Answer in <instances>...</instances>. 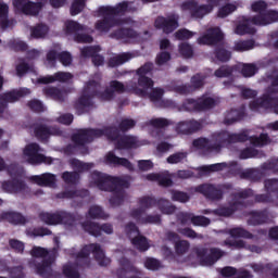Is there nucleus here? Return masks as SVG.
I'll return each instance as SVG.
<instances>
[{"label": "nucleus", "instance_id": "1", "mask_svg": "<svg viewBox=\"0 0 278 278\" xmlns=\"http://www.w3.org/2000/svg\"><path fill=\"white\" fill-rule=\"evenodd\" d=\"M114 97V91L111 88L101 91V81L89 80L86 83L81 96L75 101L74 109L78 116L89 114L96 108L94 101H92L94 98L100 101H112Z\"/></svg>", "mask_w": 278, "mask_h": 278}, {"label": "nucleus", "instance_id": "2", "mask_svg": "<svg viewBox=\"0 0 278 278\" xmlns=\"http://www.w3.org/2000/svg\"><path fill=\"white\" fill-rule=\"evenodd\" d=\"M91 179L99 190L113 192V195L109 200L112 207H118L125 203V189L123 188H129L127 179L110 176L99 170L91 173Z\"/></svg>", "mask_w": 278, "mask_h": 278}, {"label": "nucleus", "instance_id": "3", "mask_svg": "<svg viewBox=\"0 0 278 278\" xmlns=\"http://www.w3.org/2000/svg\"><path fill=\"white\" fill-rule=\"evenodd\" d=\"M31 257H42L40 263H35V269L37 275L42 278H62L60 271L53 270L51 266L58 257V250L53 249L51 251L42 247H33L30 250Z\"/></svg>", "mask_w": 278, "mask_h": 278}, {"label": "nucleus", "instance_id": "4", "mask_svg": "<svg viewBox=\"0 0 278 278\" xmlns=\"http://www.w3.org/2000/svg\"><path fill=\"white\" fill-rule=\"evenodd\" d=\"M90 253H92L96 262H98L99 266H110L111 260L105 257V252L101 249V244L99 243H90L85 245L76 255V260H85V266L87 268L90 267Z\"/></svg>", "mask_w": 278, "mask_h": 278}, {"label": "nucleus", "instance_id": "5", "mask_svg": "<svg viewBox=\"0 0 278 278\" xmlns=\"http://www.w3.org/2000/svg\"><path fill=\"white\" fill-rule=\"evenodd\" d=\"M278 21L277 11H267L265 14L254 17L252 21L245 20L242 24H239L236 29V34L244 36V34H255V28L251 25H270Z\"/></svg>", "mask_w": 278, "mask_h": 278}, {"label": "nucleus", "instance_id": "6", "mask_svg": "<svg viewBox=\"0 0 278 278\" xmlns=\"http://www.w3.org/2000/svg\"><path fill=\"white\" fill-rule=\"evenodd\" d=\"M153 68L152 63L146 64L143 67H141V97H149L151 101H159V99H162V96L164 94V90L162 89H154L153 88V80H151L149 77L142 76V74L149 73Z\"/></svg>", "mask_w": 278, "mask_h": 278}, {"label": "nucleus", "instance_id": "7", "mask_svg": "<svg viewBox=\"0 0 278 278\" xmlns=\"http://www.w3.org/2000/svg\"><path fill=\"white\" fill-rule=\"evenodd\" d=\"M101 20H98L94 24V29L101 34H108L112 27H119V25H125L126 20L114 17L105 11V7H100L98 10Z\"/></svg>", "mask_w": 278, "mask_h": 278}, {"label": "nucleus", "instance_id": "8", "mask_svg": "<svg viewBox=\"0 0 278 278\" xmlns=\"http://www.w3.org/2000/svg\"><path fill=\"white\" fill-rule=\"evenodd\" d=\"M101 131L99 129L92 128H84L77 130V132L72 135V142L76 144V147H83V153H88V147L86 144H90L94 140V138H101Z\"/></svg>", "mask_w": 278, "mask_h": 278}, {"label": "nucleus", "instance_id": "9", "mask_svg": "<svg viewBox=\"0 0 278 278\" xmlns=\"http://www.w3.org/2000/svg\"><path fill=\"white\" fill-rule=\"evenodd\" d=\"M40 151H42V149H40V144L38 143H30L25 147L24 155L27 157L28 164H53V159L41 154Z\"/></svg>", "mask_w": 278, "mask_h": 278}, {"label": "nucleus", "instance_id": "10", "mask_svg": "<svg viewBox=\"0 0 278 278\" xmlns=\"http://www.w3.org/2000/svg\"><path fill=\"white\" fill-rule=\"evenodd\" d=\"M7 170L11 177V180H5L2 182V189L4 192H23V190L27 188V184H25V180L18 178L21 177V173L16 170L14 165H10Z\"/></svg>", "mask_w": 278, "mask_h": 278}, {"label": "nucleus", "instance_id": "11", "mask_svg": "<svg viewBox=\"0 0 278 278\" xmlns=\"http://www.w3.org/2000/svg\"><path fill=\"white\" fill-rule=\"evenodd\" d=\"M207 4L198 5L194 2H186L182 4V11L189 12L194 18H203L205 14H210L218 5V0H206Z\"/></svg>", "mask_w": 278, "mask_h": 278}, {"label": "nucleus", "instance_id": "12", "mask_svg": "<svg viewBox=\"0 0 278 278\" xmlns=\"http://www.w3.org/2000/svg\"><path fill=\"white\" fill-rule=\"evenodd\" d=\"M30 92L29 89H13L0 93V116H3V112L8 110V103H16V101H20L23 97L30 94Z\"/></svg>", "mask_w": 278, "mask_h": 278}, {"label": "nucleus", "instance_id": "13", "mask_svg": "<svg viewBox=\"0 0 278 278\" xmlns=\"http://www.w3.org/2000/svg\"><path fill=\"white\" fill-rule=\"evenodd\" d=\"M13 7L26 16H38L42 8H45V3L42 1L13 0Z\"/></svg>", "mask_w": 278, "mask_h": 278}, {"label": "nucleus", "instance_id": "14", "mask_svg": "<svg viewBox=\"0 0 278 278\" xmlns=\"http://www.w3.org/2000/svg\"><path fill=\"white\" fill-rule=\"evenodd\" d=\"M138 75L137 83L131 81L127 85L118 80H111L110 81V89L113 91V94H125V92H136V94H140V68L136 70Z\"/></svg>", "mask_w": 278, "mask_h": 278}, {"label": "nucleus", "instance_id": "15", "mask_svg": "<svg viewBox=\"0 0 278 278\" xmlns=\"http://www.w3.org/2000/svg\"><path fill=\"white\" fill-rule=\"evenodd\" d=\"M81 227L84 231H87V233H90V236H93L94 238H99L102 231L103 233H108L109 236L114 233V227L112 226V224L99 225L94 222H84L81 224Z\"/></svg>", "mask_w": 278, "mask_h": 278}, {"label": "nucleus", "instance_id": "16", "mask_svg": "<svg viewBox=\"0 0 278 278\" xmlns=\"http://www.w3.org/2000/svg\"><path fill=\"white\" fill-rule=\"evenodd\" d=\"M198 260H200L202 266H212L217 260H220L223 255H225L224 252H222L218 249H199L197 251Z\"/></svg>", "mask_w": 278, "mask_h": 278}, {"label": "nucleus", "instance_id": "17", "mask_svg": "<svg viewBox=\"0 0 278 278\" xmlns=\"http://www.w3.org/2000/svg\"><path fill=\"white\" fill-rule=\"evenodd\" d=\"M229 233L235 241H226L225 244L232 247L233 249H243L244 247V241L239 240L238 238H252L251 233L242 228H232Z\"/></svg>", "mask_w": 278, "mask_h": 278}, {"label": "nucleus", "instance_id": "18", "mask_svg": "<svg viewBox=\"0 0 278 278\" xmlns=\"http://www.w3.org/2000/svg\"><path fill=\"white\" fill-rule=\"evenodd\" d=\"M71 92V89L68 88H58V87H46L43 88V94L46 97H49L50 99H53L54 101H59L60 103H64L66 101V97H68V93Z\"/></svg>", "mask_w": 278, "mask_h": 278}, {"label": "nucleus", "instance_id": "19", "mask_svg": "<svg viewBox=\"0 0 278 278\" xmlns=\"http://www.w3.org/2000/svg\"><path fill=\"white\" fill-rule=\"evenodd\" d=\"M30 179L34 184H37V186H41L42 188H55L58 184V177L55 174L51 173L31 176Z\"/></svg>", "mask_w": 278, "mask_h": 278}, {"label": "nucleus", "instance_id": "20", "mask_svg": "<svg viewBox=\"0 0 278 278\" xmlns=\"http://www.w3.org/2000/svg\"><path fill=\"white\" fill-rule=\"evenodd\" d=\"M155 27L157 29H163L165 34H170V31H175L179 24L177 23V16H169L167 20L164 17H157L155 21Z\"/></svg>", "mask_w": 278, "mask_h": 278}, {"label": "nucleus", "instance_id": "21", "mask_svg": "<svg viewBox=\"0 0 278 278\" xmlns=\"http://www.w3.org/2000/svg\"><path fill=\"white\" fill-rule=\"evenodd\" d=\"M34 134L35 138L40 142H49V138L53 136V130H51V126H47V124H34Z\"/></svg>", "mask_w": 278, "mask_h": 278}, {"label": "nucleus", "instance_id": "22", "mask_svg": "<svg viewBox=\"0 0 278 278\" xmlns=\"http://www.w3.org/2000/svg\"><path fill=\"white\" fill-rule=\"evenodd\" d=\"M73 74L68 72H58L53 76H45L38 79L39 84H53L54 81H61L62 84H66V81H71Z\"/></svg>", "mask_w": 278, "mask_h": 278}, {"label": "nucleus", "instance_id": "23", "mask_svg": "<svg viewBox=\"0 0 278 278\" xmlns=\"http://www.w3.org/2000/svg\"><path fill=\"white\" fill-rule=\"evenodd\" d=\"M111 38L129 42L134 38H138V31L134 30V28H118L111 34Z\"/></svg>", "mask_w": 278, "mask_h": 278}, {"label": "nucleus", "instance_id": "24", "mask_svg": "<svg viewBox=\"0 0 278 278\" xmlns=\"http://www.w3.org/2000/svg\"><path fill=\"white\" fill-rule=\"evenodd\" d=\"M106 164H112L113 166H123L127 170H134V165L129 160L125 157H118L114 152H109L105 156Z\"/></svg>", "mask_w": 278, "mask_h": 278}, {"label": "nucleus", "instance_id": "25", "mask_svg": "<svg viewBox=\"0 0 278 278\" xmlns=\"http://www.w3.org/2000/svg\"><path fill=\"white\" fill-rule=\"evenodd\" d=\"M218 40H223V33L220 28H213L208 30V33L198 39L199 45H214L218 42Z\"/></svg>", "mask_w": 278, "mask_h": 278}, {"label": "nucleus", "instance_id": "26", "mask_svg": "<svg viewBox=\"0 0 278 278\" xmlns=\"http://www.w3.org/2000/svg\"><path fill=\"white\" fill-rule=\"evenodd\" d=\"M125 232L129 240H131V244L137 249H140V230L138 229V226L130 222L125 226Z\"/></svg>", "mask_w": 278, "mask_h": 278}, {"label": "nucleus", "instance_id": "27", "mask_svg": "<svg viewBox=\"0 0 278 278\" xmlns=\"http://www.w3.org/2000/svg\"><path fill=\"white\" fill-rule=\"evenodd\" d=\"M1 220H8L11 225H25L27 218L18 212H4L0 215Z\"/></svg>", "mask_w": 278, "mask_h": 278}, {"label": "nucleus", "instance_id": "28", "mask_svg": "<svg viewBox=\"0 0 278 278\" xmlns=\"http://www.w3.org/2000/svg\"><path fill=\"white\" fill-rule=\"evenodd\" d=\"M130 60H134V53L131 52H123L115 56H112L109 60V66L111 68H116L118 66H123V64H127Z\"/></svg>", "mask_w": 278, "mask_h": 278}, {"label": "nucleus", "instance_id": "29", "mask_svg": "<svg viewBox=\"0 0 278 278\" xmlns=\"http://www.w3.org/2000/svg\"><path fill=\"white\" fill-rule=\"evenodd\" d=\"M104 11L109 12L114 18L117 16H125L129 12V2L123 1L117 3L115 7H104Z\"/></svg>", "mask_w": 278, "mask_h": 278}, {"label": "nucleus", "instance_id": "30", "mask_svg": "<svg viewBox=\"0 0 278 278\" xmlns=\"http://www.w3.org/2000/svg\"><path fill=\"white\" fill-rule=\"evenodd\" d=\"M214 105H216V100H213L212 98H202L199 100V105L194 100L189 101L187 110H210V108H214Z\"/></svg>", "mask_w": 278, "mask_h": 278}, {"label": "nucleus", "instance_id": "31", "mask_svg": "<svg viewBox=\"0 0 278 278\" xmlns=\"http://www.w3.org/2000/svg\"><path fill=\"white\" fill-rule=\"evenodd\" d=\"M197 190L198 192H201L202 194H204V197H207L208 199H220V197L223 195V192L212 185H202L198 187Z\"/></svg>", "mask_w": 278, "mask_h": 278}, {"label": "nucleus", "instance_id": "32", "mask_svg": "<svg viewBox=\"0 0 278 278\" xmlns=\"http://www.w3.org/2000/svg\"><path fill=\"white\" fill-rule=\"evenodd\" d=\"M60 211L54 213L41 212L39 213V220L46 225H60Z\"/></svg>", "mask_w": 278, "mask_h": 278}, {"label": "nucleus", "instance_id": "33", "mask_svg": "<svg viewBox=\"0 0 278 278\" xmlns=\"http://www.w3.org/2000/svg\"><path fill=\"white\" fill-rule=\"evenodd\" d=\"M90 195L88 189L80 190H67L56 194L58 199H75L76 197H81L83 199Z\"/></svg>", "mask_w": 278, "mask_h": 278}, {"label": "nucleus", "instance_id": "34", "mask_svg": "<svg viewBox=\"0 0 278 278\" xmlns=\"http://www.w3.org/2000/svg\"><path fill=\"white\" fill-rule=\"evenodd\" d=\"M72 168L76 170V173H88L91 168H94V163H84L79 159H72L70 162Z\"/></svg>", "mask_w": 278, "mask_h": 278}, {"label": "nucleus", "instance_id": "35", "mask_svg": "<svg viewBox=\"0 0 278 278\" xmlns=\"http://www.w3.org/2000/svg\"><path fill=\"white\" fill-rule=\"evenodd\" d=\"M201 123L199 122H182L178 124L177 131L180 134H192V131L199 130Z\"/></svg>", "mask_w": 278, "mask_h": 278}, {"label": "nucleus", "instance_id": "36", "mask_svg": "<svg viewBox=\"0 0 278 278\" xmlns=\"http://www.w3.org/2000/svg\"><path fill=\"white\" fill-rule=\"evenodd\" d=\"M61 179L66 184V186H77L81 176L78 172H63Z\"/></svg>", "mask_w": 278, "mask_h": 278}, {"label": "nucleus", "instance_id": "37", "mask_svg": "<svg viewBox=\"0 0 278 278\" xmlns=\"http://www.w3.org/2000/svg\"><path fill=\"white\" fill-rule=\"evenodd\" d=\"M49 34V26L47 24L39 23L30 28V36L36 40L45 38Z\"/></svg>", "mask_w": 278, "mask_h": 278}, {"label": "nucleus", "instance_id": "38", "mask_svg": "<svg viewBox=\"0 0 278 278\" xmlns=\"http://www.w3.org/2000/svg\"><path fill=\"white\" fill-rule=\"evenodd\" d=\"M147 179H149V181H157V184L164 188L173 186V180H170L169 175L150 174L147 176Z\"/></svg>", "mask_w": 278, "mask_h": 278}, {"label": "nucleus", "instance_id": "39", "mask_svg": "<svg viewBox=\"0 0 278 278\" xmlns=\"http://www.w3.org/2000/svg\"><path fill=\"white\" fill-rule=\"evenodd\" d=\"M116 149H136V139L131 136H123L116 142Z\"/></svg>", "mask_w": 278, "mask_h": 278}, {"label": "nucleus", "instance_id": "40", "mask_svg": "<svg viewBox=\"0 0 278 278\" xmlns=\"http://www.w3.org/2000/svg\"><path fill=\"white\" fill-rule=\"evenodd\" d=\"M89 217L92 219H102L105 220L106 218L110 217V215H108L104 211L103 207L99 206V205H92L89 207L88 211Z\"/></svg>", "mask_w": 278, "mask_h": 278}, {"label": "nucleus", "instance_id": "41", "mask_svg": "<svg viewBox=\"0 0 278 278\" xmlns=\"http://www.w3.org/2000/svg\"><path fill=\"white\" fill-rule=\"evenodd\" d=\"M99 130L101 131V136H106L109 140H118L121 138V129L116 126H109Z\"/></svg>", "mask_w": 278, "mask_h": 278}, {"label": "nucleus", "instance_id": "42", "mask_svg": "<svg viewBox=\"0 0 278 278\" xmlns=\"http://www.w3.org/2000/svg\"><path fill=\"white\" fill-rule=\"evenodd\" d=\"M62 271L66 278H81V275H79V270L77 269V265L73 263L63 265Z\"/></svg>", "mask_w": 278, "mask_h": 278}, {"label": "nucleus", "instance_id": "43", "mask_svg": "<svg viewBox=\"0 0 278 278\" xmlns=\"http://www.w3.org/2000/svg\"><path fill=\"white\" fill-rule=\"evenodd\" d=\"M65 29L66 34H74V36H77L79 31H84L86 29V26L79 24L76 21L70 20L65 22Z\"/></svg>", "mask_w": 278, "mask_h": 278}, {"label": "nucleus", "instance_id": "44", "mask_svg": "<svg viewBox=\"0 0 278 278\" xmlns=\"http://www.w3.org/2000/svg\"><path fill=\"white\" fill-rule=\"evenodd\" d=\"M185 223H188V220H191L192 225H195L198 227H207L210 224V219L203 216H192V214H186L185 215Z\"/></svg>", "mask_w": 278, "mask_h": 278}, {"label": "nucleus", "instance_id": "45", "mask_svg": "<svg viewBox=\"0 0 278 278\" xmlns=\"http://www.w3.org/2000/svg\"><path fill=\"white\" fill-rule=\"evenodd\" d=\"M101 52V46H87L80 50L81 58H93L96 53Z\"/></svg>", "mask_w": 278, "mask_h": 278}, {"label": "nucleus", "instance_id": "46", "mask_svg": "<svg viewBox=\"0 0 278 278\" xmlns=\"http://www.w3.org/2000/svg\"><path fill=\"white\" fill-rule=\"evenodd\" d=\"M75 220V215L66 211H60V225H68V227H73Z\"/></svg>", "mask_w": 278, "mask_h": 278}, {"label": "nucleus", "instance_id": "47", "mask_svg": "<svg viewBox=\"0 0 278 278\" xmlns=\"http://www.w3.org/2000/svg\"><path fill=\"white\" fill-rule=\"evenodd\" d=\"M84 8H86V0H74L70 9L71 15L77 16V14H81Z\"/></svg>", "mask_w": 278, "mask_h": 278}, {"label": "nucleus", "instance_id": "48", "mask_svg": "<svg viewBox=\"0 0 278 278\" xmlns=\"http://www.w3.org/2000/svg\"><path fill=\"white\" fill-rule=\"evenodd\" d=\"M8 47L15 52H18V51L25 52L29 48L25 41H21L16 39L10 40L8 43Z\"/></svg>", "mask_w": 278, "mask_h": 278}, {"label": "nucleus", "instance_id": "49", "mask_svg": "<svg viewBox=\"0 0 278 278\" xmlns=\"http://www.w3.org/2000/svg\"><path fill=\"white\" fill-rule=\"evenodd\" d=\"M237 68L241 71L243 77H253L257 71L253 64H239Z\"/></svg>", "mask_w": 278, "mask_h": 278}, {"label": "nucleus", "instance_id": "50", "mask_svg": "<svg viewBox=\"0 0 278 278\" xmlns=\"http://www.w3.org/2000/svg\"><path fill=\"white\" fill-rule=\"evenodd\" d=\"M8 273L11 278H25V268L23 265L9 267Z\"/></svg>", "mask_w": 278, "mask_h": 278}, {"label": "nucleus", "instance_id": "51", "mask_svg": "<svg viewBox=\"0 0 278 278\" xmlns=\"http://www.w3.org/2000/svg\"><path fill=\"white\" fill-rule=\"evenodd\" d=\"M34 238H45V236H51L53 232L47 227H36L30 231Z\"/></svg>", "mask_w": 278, "mask_h": 278}, {"label": "nucleus", "instance_id": "52", "mask_svg": "<svg viewBox=\"0 0 278 278\" xmlns=\"http://www.w3.org/2000/svg\"><path fill=\"white\" fill-rule=\"evenodd\" d=\"M27 106L29 108V110H31V112H45V104H42V101L38 99H33L28 101Z\"/></svg>", "mask_w": 278, "mask_h": 278}, {"label": "nucleus", "instance_id": "53", "mask_svg": "<svg viewBox=\"0 0 278 278\" xmlns=\"http://www.w3.org/2000/svg\"><path fill=\"white\" fill-rule=\"evenodd\" d=\"M134 127H136V121L129 118L122 119L118 125V129L123 134H125V131H129V129H134Z\"/></svg>", "mask_w": 278, "mask_h": 278}, {"label": "nucleus", "instance_id": "54", "mask_svg": "<svg viewBox=\"0 0 278 278\" xmlns=\"http://www.w3.org/2000/svg\"><path fill=\"white\" fill-rule=\"evenodd\" d=\"M59 62L63 66H71L73 64V55L68 51H63L59 53Z\"/></svg>", "mask_w": 278, "mask_h": 278}, {"label": "nucleus", "instance_id": "55", "mask_svg": "<svg viewBox=\"0 0 278 278\" xmlns=\"http://www.w3.org/2000/svg\"><path fill=\"white\" fill-rule=\"evenodd\" d=\"M9 247L13 249L15 253H24L25 251V243H23V241H20L17 239H10Z\"/></svg>", "mask_w": 278, "mask_h": 278}, {"label": "nucleus", "instance_id": "56", "mask_svg": "<svg viewBox=\"0 0 278 278\" xmlns=\"http://www.w3.org/2000/svg\"><path fill=\"white\" fill-rule=\"evenodd\" d=\"M250 142H252L254 147H264V144H268L270 140L268 139L267 135H261L260 138L252 137Z\"/></svg>", "mask_w": 278, "mask_h": 278}, {"label": "nucleus", "instance_id": "57", "mask_svg": "<svg viewBox=\"0 0 278 278\" xmlns=\"http://www.w3.org/2000/svg\"><path fill=\"white\" fill-rule=\"evenodd\" d=\"M254 42L252 40L249 41H239L235 45V51H249L253 49Z\"/></svg>", "mask_w": 278, "mask_h": 278}, {"label": "nucleus", "instance_id": "58", "mask_svg": "<svg viewBox=\"0 0 278 278\" xmlns=\"http://www.w3.org/2000/svg\"><path fill=\"white\" fill-rule=\"evenodd\" d=\"M15 71H16L17 77H23L24 75H27L29 71H31V67L29 66L28 63L22 62L16 65Z\"/></svg>", "mask_w": 278, "mask_h": 278}, {"label": "nucleus", "instance_id": "59", "mask_svg": "<svg viewBox=\"0 0 278 278\" xmlns=\"http://www.w3.org/2000/svg\"><path fill=\"white\" fill-rule=\"evenodd\" d=\"M225 163H217L213 165L202 166L201 172L202 173H214L216 170H223L225 168Z\"/></svg>", "mask_w": 278, "mask_h": 278}, {"label": "nucleus", "instance_id": "60", "mask_svg": "<svg viewBox=\"0 0 278 278\" xmlns=\"http://www.w3.org/2000/svg\"><path fill=\"white\" fill-rule=\"evenodd\" d=\"M74 40H75V42H79V43H90L94 39L92 38V36L88 35V34H79L78 33L74 36Z\"/></svg>", "mask_w": 278, "mask_h": 278}, {"label": "nucleus", "instance_id": "61", "mask_svg": "<svg viewBox=\"0 0 278 278\" xmlns=\"http://www.w3.org/2000/svg\"><path fill=\"white\" fill-rule=\"evenodd\" d=\"M231 12H236V5H233V4H228V5L222 8V9L218 11L217 16H218L219 18H225V16H229V14H231Z\"/></svg>", "mask_w": 278, "mask_h": 278}, {"label": "nucleus", "instance_id": "62", "mask_svg": "<svg viewBox=\"0 0 278 278\" xmlns=\"http://www.w3.org/2000/svg\"><path fill=\"white\" fill-rule=\"evenodd\" d=\"M182 160H186V153L179 152V153L170 155L167 159V162H168V164H179V162H181Z\"/></svg>", "mask_w": 278, "mask_h": 278}, {"label": "nucleus", "instance_id": "63", "mask_svg": "<svg viewBox=\"0 0 278 278\" xmlns=\"http://www.w3.org/2000/svg\"><path fill=\"white\" fill-rule=\"evenodd\" d=\"M144 266L146 268H148V270H157L161 264H160V261L155 258H147Z\"/></svg>", "mask_w": 278, "mask_h": 278}, {"label": "nucleus", "instance_id": "64", "mask_svg": "<svg viewBox=\"0 0 278 278\" xmlns=\"http://www.w3.org/2000/svg\"><path fill=\"white\" fill-rule=\"evenodd\" d=\"M179 51L181 53L182 56L185 58H192V47L188 43H182L180 47H179Z\"/></svg>", "mask_w": 278, "mask_h": 278}]
</instances>
